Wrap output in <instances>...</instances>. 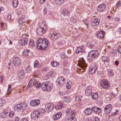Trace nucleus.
<instances>
[{
  "instance_id": "1",
  "label": "nucleus",
  "mask_w": 121,
  "mask_h": 121,
  "mask_svg": "<svg viewBox=\"0 0 121 121\" xmlns=\"http://www.w3.org/2000/svg\"><path fill=\"white\" fill-rule=\"evenodd\" d=\"M48 43L47 39H39L37 42V48L41 50H45L48 46Z\"/></svg>"
},
{
  "instance_id": "2",
  "label": "nucleus",
  "mask_w": 121,
  "mask_h": 121,
  "mask_svg": "<svg viewBox=\"0 0 121 121\" xmlns=\"http://www.w3.org/2000/svg\"><path fill=\"white\" fill-rule=\"evenodd\" d=\"M39 25V27L37 29L36 31L38 34L41 35L45 32L47 27L45 22H40Z\"/></svg>"
},
{
  "instance_id": "3",
  "label": "nucleus",
  "mask_w": 121,
  "mask_h": 121,
  "mask_svg": "<svg viewBox=\"0 0 121 121\" xmlns=\"http://www.w3.org/2000/svg\"><path fill=\"white\" fill-rule=\"evenodd\" d=\"M52 87V83L49 81L43 82L41 85L42 90L44 91H49L51 90Z\"/></svg>"
},
{
  "instance_id": "4",
  "label": "nucleus",
  "mask_w": 121,
  "mask_h": 121,
  "mask_svg": "<svg viewBox=\"0 0 121 121\" xmlns=\"http://www.w3.org/2000/svg\"><path fill=\"white\" fill-rule=\"evenodd\" d=\"M27 108V105L24 103H22L17 104L15 106L14 109L15 111L19 112L22 110H25Z\"/></svg>"
},
{
  "instance_id": "5",
  "label": "nucleus",
  "mask_w": 121,
  "mask_h": 121,
  "mask_svg": "<svg viewBox=\"0 0 121 121\" xmlns=\"http://www.w3.org/2000/svg\"><path fill=\"white\" fill-rule=\"evenodd\" d=\"M99 54V52L96 50H91L88 53V58H91L92 60L93 59H96Z\"/></svg>"
},
{
  "instance_id": "6",
  "label": "nucleus",
  "mask_w": 121,
  "mask_h": 121,
  "mask_svg": "<svg viewBox=\"0 0 121 121\" xmlns=\"http://www.w3.org/2000/svg\"><path fill=\"white\" fill-rule=\"evenodd\" d=\"M79 66L80 68L78 69L81 72H84L85 70V69L87 67V65L85 63V61L82 58V60H80L79 62Z\"/></svg>"
},
{
  "instance_id": "7",
  "label": "nucleus",
  "mask_w": 121,
  "mask_h": 121,
  "mask_svg": "<svg viewBox=\"0 0 121 121\" xmlns=\"http://www.w3.org/2000/svg\"><path fill=\"white\" fill-rule=\"evenodd\" d=\"M27 36L24 34L22 36V39L19 40V43L20 45L24 46L28 44V39Z\"/></svg>"
},
{
  "instance_id": "8",
  "label": "nucleus",
  "mask_w": 121,
  "mask_h": 121,
  "mask_svg": "<svg viewBox=\"0 0 121 121\" xmlns=\"http://www.w3.org/2000/svg\"><path fill=\"white\" fill-rule=\"evenodd\" d=\"M54 108V105L52 103H48L46 104L45 106V109L46 112L51 111Z\"/></svg>"
},
{
  "instance_id": "9",
  "label": "nucleus",
  "mask_w": 121,
  "mask_h": 121,
  "mask_svg": "<svg viewBox=\"0 0 121 121\" xmlns=\"http://www.w3.org/2000/svg\"><path fill=\"white\" fill-rule=\"evenodd\" d=\"M112 108V106L110 104L106 105L104 109L105 113L106 114H109L111 111Z\"/></svg>"
},
{
  "instance_id": "10",
  "label": "nucleus",
  "mask_w": 121,
  "mask_h": 121,
  "mask_svg": "<svg viewBox=\"0 0 121 121\" xmlns=\"http://www.w3.org/2000/svg\"><path fill=\"white\" fill-rule=\"evenodd\" d=\"M100 86L104 88H106L109 87V84L108 81L106 80L100 81Z\"/></svg>"
},
{
  "instance_id": "11",
  "label": "nucleus",
  "mask_w": 121,
  "mask_h": 121,
  "mask_svg": "<svg viewBox=\"0 0 121 121\" xmlns=\"http://www.w3.org/2000/svg\"><path fill=\"white\" fill-rule=\"evenodd\" d=\"M40 103V100L39 99H35L32 100L30 103V105L35 107L38 105Z\"/></svg>"
},
{
  "instance_id": "12",
  "label": "nucleus",
  "mask_w": 121,
  "mask_h": 121,
  "mask_svg": "<svg viewBox=\"0 0 121 121\" xmlns=\"http://www.w3.org/2000/svg\"><path fill=\"white\" fill-rule=\"evenodd\" d=\"M100 22V21L97 18L92 19L91 21V25L93 26H96L98 25Z\"/></svg>"
},
{
  "instance_id": "13",
  "label": "nucleus",
  "mask_w": 121,
  "mask_h": 121,
  "mask_svg": "<svg viewBox=\"0 0 121 121\" xmlns=\"http://www.w3.org/2000/svg\"><path fill=\"white\" fill-rule=\"evenodd\" d=\"M40 112L39 111L34 112L32 113L31 114V117L33 120L38 119L39 117L38 114H39Z\"/></svg>"
},
{
  "instance_id": "14",
  "label": "nucleus",
  "mask_w": 121,
  "mask_h": 121,
  "mask_svg": "<svg viewBox=\"0 0 121 121\" xmlns=\"http://www.w3.org/2000/svg\"><path fill=\"white\" fill-rule=\"evenodd\" d=\"M13 63L15 65L18 66L21 63L20 60L18 57H16L14 59Z\"/></svg>"
},
{
  "instance_id": "15",
  "label": "nucleus",
  "mask_w": 121,
  "mask_h": 121,
  "mask_svg": "<svg viewBox=\"0 0 121 121\" xmlns=\"http://www.w3.org/2000/svg\"><path fill=\"white\" fill-rule=\"evenodd\" d=\"M84 51V48L82 46L78 47L75 51V52L76 54H78L82 52H83Z\"/></svg>"
},
{
  "instance_id": "16",
  "label": "nucleus",
  "mask_w": 121,
  "mask_h": 121,
  "mask_svg": "<svg viewBox=\"0 0 121 121\" xmlns=\"http://www.w3.org/2000/svg\"><path fill=\"white\" fill-rule=\"evenodd\" d=\"M34 78H32L31 79L29 82V83L28 84V86H32L33 85H34L36 82L37 81V80H36L35 78H36L37 76L35 75H33Z\"/></svg>"
},
{
  "instance_id": "17",
  "label": "nucleus",
  "mask_w": 121,
  "mask_h": 121,
  "mask_svg": "<svg viewBox=\"0 0 121 121\" xmlns=\"http://www.w3.org/2000/svg\"><path fill=\"white\" fill-rule=\"evenodd\" d=\"M106 5L104 4L99 5L97 7V10L101 12L103 11L106 7Z\"/></svg>"
},
{
  "instance_id": "18",
  "label": "nucleus",
  "mask_w": 121,
  "mask_h": 121,
  "mask_svg": "<svg viewBox=\"0 0 121 121\" xmlns=\"http://www.w3.org/2000/svg\"><path fill=\"white\" fill-rule=\"evenodd\" d=\"M60 35L58 33H53L51 34L50 38L51 39L54 40L56 39Z\"/></svg>"
},
{
  "instance_id": "19",
  "label": "nucleus",
  "mask_w": 121,
  "mask_h": 121,
  "mask_svg": "<svg viewBox=\"0 0 121 121\" xmlns=\"http://www.w3.org/2000/svg\"><path fill=\"white\" fill-rule=\"evenodd\" d=\"M57 80L58 81V84L60 85V86H62L65 82V79L61 77L59 78Z\"/></svg>"
},
{
  "instance_id": "20",
  "label": "nucleus",
  "mask_w": 121,
  "mask_h": 121,
  "mask_svg": "<svg viewBox=\"0 0 121 121\" xmlns=\"http://www.w3.org/2000/svg\"><path fill=\"white\" fill-rule=\"evenodd\" d=\"M97 69V67L95 65L91 67L89 69V73L92 74L95 73Z\"/></svg>"
},
{
  "instance_id": "21",
  "label": "nucleus",
  "mask_w": 121,
  "mask_h": 121,
  "mask_svg": "<svg viewBox=\"0 0 121 121\" xmlns=\"http://www.w3.org/2000/svg\"><path fill=\"white\" fill-rule=\"evenodd\" d=\"M92 88L91 86L87 87L85 91V94L87 96H89L91 93Z\"/></svg>"
},
{
  "instance_id": "22",
  "label": "nucleus",
  "mask_w": 121,
  "mask_h": 121,
  "mask_svg": "<svg viewBox=\"0 0 121 121\" xmlns=\"http://www.w3.org/2000/svg\"><path fill=\"white\" fill-rule=\"evenodd\" d=\"M9 114V111L8 109H5L1 113L0 116L2 118H3L6 117V116H8Z\"/></svg>"
},
{
  "instance_id": "23",
  "label": "nucleus",
  "mask_w": 121,
  "mask_h": 121,
  "mask_svg": "<svg viewBox=\"0 0 121 121\" xmlns=\"http://www.w3.org/2000/svg\"><path fill=\"white\" fill-rule=\"evenodd\" d=\"M92 111H94L96 113L98 114L100 113L101 112V109L100 108L95 106L93 107L92 108Z\"/></svg>"
},
{
  "instance_id": "24",
  "label": "nucleus",
  "mask_w": 121,
  "mask_h": 121,
  "mask_svg": "<svg viewBox=\"0 0 121 121\" xmlns=\"http://www.w3.org/2000/svg\"><path fill=\"white\" fill-rule=\"evenodd\" d=\"M25 73L24 70H21L18 73V77L20 79L24 78L25 77Z\"/></svg>"
},
{
  "instance_id": "25",
  "label": "nucleus",
  "mask_w": 121,
  "mask_h": 121,
  "mask_svg": "<svg viewBox=\"0 0 121 121\" xmlns=\"http://www.w3.org/2000/svg\"><path fill=\"white\" fill-rule=\"evenodd\" d=\"M61 113L60 112H58L56 114L54 115L53 116V119L56 120L60 118L61 116Z\"/></svg>"
},
{
  "instance_id": "26",
  "label": "nucleus",
  "mask_w": 121,
  "mask_h": 121,
  "mask_svg": "<svg viewBox=\"0 0 121 121\" xmlns=\"http://www.w3.org/2000/svg\"><path fill=\"white\" fill-rule=\"evenodd\" d=\"M107 71L108 72V75L109 77H111L113 75L114 73L113 71L111 69H107Z\"/></svg>"
},
{
  "instance_id": "27",
  "label": "nucleus",
  "mask_w": 121,
  "mask_h": 121,
  "mask_svg": "<svg viewBox=\"0 0 121 121\" xmlns=\"http://www.w3.org/2000/svg\"><path fill=\"white\" fill-rule=\"evenodd\" d=\"M104 34V32L103 31H100L96 35L99 38H101L103 37Z\"/></svg>"
},
{
  "instance_id": "28",
  "label": "nucleus",
  "mask_w": 121,
  "mask_h": 121,
  "mask_svg": "<svg viewBox=\"0 0 121 121\" xmlns=\"http://www.w3.org/2000/svg\"><path fill=\"white\" fill-rule=\"evenodd\" d=\"M63 104L61 103H58L56 105L55 108L56 109H60L63 107Z\"/></svg>"
},
{
  "instance_id": "29",
  "label": "nucleus",
  "mask_w": 121,
  "mask_h": 121,
  "mask_svg": "<svg viewBox=\"0 0 121 121\" xmlns=\"http://www.w3.org/2000/svg\"><path fill=\"white\" fill-rule=\"evenodd\" d=\"M92 110L90 108H86L85 110V113L86 114L89 115L92 112Z\"/></svg>"
},
{
  "instance_id": "30",
  "label": "nucleus",
  "mask_w": 121,
  "mask_h": 121,
  "mask_svg": "<svg viewBox=\"0 0 121 121\" xmlns=\"http://www.w3.org/2000/svg\"><path fill=\"white\" fill-rule=\"evenodd\" d=\"M102 61L104 62H107L109 60V59L108 57L105 56H103L102 57Z\"/></svg>"
},
{
  "instance_id": "31",
  "label": "nucleus",
  "mask_w": 121,
  "mask_h": 121,
  "mask_svg": "<svg viewBox=\"0 0 121 121\" xmlns=\"http://www.w3.org/2000/svg\"><path fill=\"white\" fill-rule=\"evenodd\" d=\"M8 92L6 94V96H8L11 94V91L13 89L11 88V85H9L8 86Z\"/></svg>"
},
{
  "instance_id": "32",
  "label": "nucleus",
  "mask_w": 121,
  "mask_h": 121,
  "mask_svg": "<svg viewBox=\"0 0 121 121\" xmlns=\"http://www.w3.org/2000/svg\"><path fill=\"white\" fill-rule=\"evenodd\" d=\"M92 98L93 99L95 100L98 98V95L97 93H94L92 94Z\"/></svg>"
},
{
  "instance_id": "33",
  "label": "nucleus",
  "mask_w": 121,
  "mask_h": 121,
  "mask_svg": "<svg viewBox=\"0 0 121 121\" xmlns=\"http://www.w3.org/2000/svg\"><path fill=\"white\" fill-rule=\"evenodd\" d=\"M51 63L52 66L54 67L58 66L59 65V63L56 61H52L51 62Z\"/></svg>"
},
{
  "instance_id": "34",
  "label": "nucleus",
  "mask_w": 121,
  "mask_h": 121,
  "mask_svg": "<svg viewBox=\"0 0 121 121\" xmlns=\"http://www.w3.org/2000/svg\"><path fill=\"white\" fill-rule=\"evenodd\" d=\"M35 87L37 88H39L40 87L41 85L40 82L36 81L34 84Z\"/></svg>"
},
{
  "instance_id": "35",
  "label": "nucleus",
  "mask_w": 121,
  "mask_h": 121,
  "mask_svg": "<svg viewBox=\"0 0 121 121\" xmlns=\"http://www.w3.org/2000/svg\"><path fill=\"white\" fill-rule=\"evenodd\" d=\"M75 111H72L71 109L69 110V116H73L75 115Z\"/></svg>"
},
{
  "instance_id": "36",
  "label": "nucleus",
  "mask_w": 121,
  "mask_h": 121,
  "mask_svg": "<svg viewBox=\"0 0 121 121\" xmlns=\"http://www.w3.org/2000/svg\"><path fill=\"white\" fill-rule=\"evenodd\" d=\"M18 0H13L12 4L14 7H16L18 5Z\"/></svg>"
},
{
  "instance_id": "37",
  "label": "nucleus",
  "mask_w": 121,
  "mask_h": 121,
  "mask_svg": "<svg viewBox=\"0 0 121 121\" xmlns=\"http://www.w3.org/2000/svg\"><path fill=\"white\" fill-rule=\"evenodd\" d=\"M5 103V101L4 100L0 99V107H2L4 105Z\"/></svg>"
},
{
  "instance_id": "38",
  "label": "nucleus",
  "mask_w": 121,
  "mask_h": 121,
  "mask_svg": "<svg viewBox=\"0 0 121 121\" xmlns=\"http://www.w3.org/2000/svg\"><path fill=\"white\" fill-rule=\"evenodd\" d=\"M64 0H56V2L58 5H60L64 2Z\"/></svg>"
},
{
  "instance_id": "39",
  "label": "nucleus",
  "mask_w": 121,
  "mask_h": 121,
  "mask_svg": "<svg viewBox=\"0 0 121 121\" xmlns=\"http://www.w3.org/2000/svg\"><path fill=\"white\" fill-rule=\"evenodd\" d=\"M30 53V51L29 50H25L23 51V55H24L26 56L28 55Z\"/></svg>"
},
{
  "instance_id": "40",
  "label": "nucleus",
  "mask_w": 121,
  "mask_h": 121,
  "mask_svg": "<svg viewBox=\"0 0 121 121\" xmlns=\"http://www.w3.org/2000/svg\"><path fill=\"white\" fill-rule=\"evenodd\" d=\"M82 97L80 95L77 96L75 97V100L76 101L79 102L82 99Z\"/></svg>"
},
{
  "instance_id": "41",
  "label": "nucleus",
  "mask_w": 121,
  "mask_h": 121,
  "mask_svg": "<svg viewBox=\"0 0 121 121\" xmlns=\"http://www.w3.org/2000/svg\"><path fill=\"white\" fill-rule=\"evenodd\" d=\"M34 67L38 68H39L40 67V66L39 65L38 61L37 60L35 61V62L34 63Z\"/></svg>"
},
{
  "instance_id": "42",
  "label": "nucleus",
  "mask_w": 121,
  "mask_h": 121,
  "mask_svg": "<svg viewBox=\"0 0 121 121\" xmlns=\"http://www.w3.org/2000/svg\"><path fill=\"white\" fill-rule=\"evenodd\" d=\"M34 43V42L33 40L32 39H30L29 40V44L30 46L32 47H34L35 45Z\"/></svg>"
},
{
  "instance_id": "43",
  "label": "nucleus",
  "mask_w": 121,
  "mask_h": 121,
  "mask_svg": "<svg viewBox=\"0 0 121 121\" xmlns=\"http://www.w3.org/2000/svg\"><path fill=\"white\" fill-rule=\"evenodd\" d=\"M76 119L74 117H69V121H76Z\"/></svg>"
},
{
  "instance_id": "44",
  "label": "nucleus",
  "mask_w": 121,
  "mask_h": 121,
  "mask_svg": "<svg viewBox=\"0 0 121 121\" xmlns=\"http://www.w3.org/2000/svg\"><path fill=\"white\" fill-rule=\"evenodd\" d=\"M68 11L67 10H66V9H64L63 10L62 13L63 14L64 16H68Z\"/></svg>"
},
{
  "instance_id": "45",
  "label": "nucleus",
  "mask_w": 121,
  "mask_h": 121,
  "mask_svg": "<svg viewBox=\"0 0 121 121\" xmlns=\"http://www.w3.org/2000/svg\"><path fill=\"white\" fill-rule=\"evenodd\" d=\"M63 102L65 103L68 102V96H65L64 97L63 99Z\"/></svg>"
},
{
  "instance_id": "46",
  "label": "nucleus",
  "mask_w": 121,
  "mask_h": 121,
  "mask_svg": "<svg viewBox=\"0 0 121 121\" xmlns=\"http://www.w3.org/2000/svg\"><path fill=\"white\" fill-rule=\"evenodd\" d=\"M24 22V21L21 18L19 19L18 21V23L20 25L22 24Z\"/></svg>"
},
{
  "instance_id": "47",
  "label": "nucleus",
  "mask_w": 121,
  "mask_h": 121,
  "mask_svg": "<svg viewBox=\"0 0 121 121\" xmlns=\"http://www.w3.org/2000/svg\"><path fill=\"white\" fill-rule=\"evenodd\" d=\"M48 75L51 77H53L54 75V72L53 71H51L50 72L49 74Z\"/></svg>"
},
{
  "instance_id": "48",
  "label": "nucleus",
  "mask_w": 121,
  "mask_h": 121,
  "mask_svg": "<svg viewBox=\"0 0 121 121\" xmlns=\"http://www.w3.org/2000/svg\"><path fill=\"white\" fill-rule=\"evenodd\" d=\"M61 56L63 58H66L67 57L65 55V54L63 53L61 54Z\"/></svg>"
},
{
  "instance_id": "49",
  "label": "nucleus",
  "mask_w": 121,
  "mask_h": 121,
  "mask_svg": "<svg viewBox=\"0 0 121 121\" xmlns=\"http://www.w3.org/2000/svg\"><path fill=\"white\" fill-rule=\"evenodd\" d=\"M117 50L120 53H121V46H119L117 48Z\"/></svg>"
},
{
  "instance_id": "50",
  "label": "nucleus",
  "mask_w": 121,
  "mask_h": 121,
  "mask_svg": "<svg viewBox=\"0 0 121 121\" xmlns=\"http://www.w3.org/2000/svg\"><path fill=\"white\" fill-rule=\"evenodd\" d=\"M10 112H9V114L8 115H9L11 117H13L14 116V113L13 112H12L11 113H9Z\"/></svg>"
},
{
  "instance_id": "51",
  "label": "nucleus",
  "mask_w": 121,
  "mask_h": 121,
  "mask_svg": "<svg viewBox=\"0 0 121 121\" xmlns=\"http://www.w3.org/2000/svg\"><path fill=\"white\" fill-rule=\"evenodd\" d=\"M39 110L40 112L41 113H44L45 112H46V110H45V108L44 109L43 108H41Z\"/></svg>"
},
{
  "instance_id": "52",
  "label": "nucleus",
  "mask_w": 121,
  "mask_h": 121,
  "mask_svg": "<svg viewBox=\"0 0 121 121\" xmlns=\"http://www.w3.org/2000/svg\"><path fill=\"white\" fill-rule=\"evenodd\" d=\"M121 2L120 1H119L118 2H117L116 5L117 7H118L121 6Z\"/></svg>"
},
{
  "instance_id": "53",
  "label": "nucleus",
  "mask_w": 121,
  "mask_h": 121,
  "mask_svg": "<svg viewBox=\"0 0 121 121\" xmlns=\"http://www.w3.org/2000/svg\"><path fill=\"white\" fill-rule=\"evenodd\" d=\"M93 121H100V119L98 117H96L94 119Z\"/></svg>"
},
{
  "instance_id": "54",
  "label": "nucleus",
  "mask_w": 121,
  "mask_h": 121,
  "mask_svg": "<svg viewBox=\"0 0 121 121\" xmlns=\"http://www.w3.org/2000/svg\"><path fill=\"white\" fill-rule=\"evenodd\" d=\"M113 117V116L109 115L108 117V120L110 121H111L112 120Z\"/></svg>"
},
{
  "instance_id": "55",
  "label": "nucleus",
  "mask_w": 121,
  "mask_h": 121,
  "mask_svg": "<svg viewBox=\"0 0 121 121\" xmlns=\"http://www.w3.org/2000/svg\"><path fill=\"white\" fill-rule=\"evenodd\" d=\"M14 121H19V118L17 117H15L14 118Z\"/></svg>"
},
{
  "instance_id": "56",
  "label": "nucleus",
  "mask_w": 121,
  "mask_h": 121,
  "mask_svg": "<svg viewBox=\"0 0 121 121\" xmlns=\"http://www.w3.org/2000/svg\"><path fill=\"white\" fill-rule=\"evenodd\" d=\"M88 47L91 48H93L95 47V46L94 45L91 44L90 45H89Z\"/></svg>"
},
{
  "instance_id": "57",
  "label": "nucleus",
  "mask_w": 121,
  "mask_h": 121,
  "mask_svg": "<svg viewBox=\"0 0 121 121\" xmlns=\"http://www.w3.org/2000/svg\"><path fill=\"white\" fill-rule=\"evenodd\" d=\"M67 72H68V71L67 69L66 70V69H64V73L65 74V75L67 74L68 73H67Z\"/></svg>"
},
{
  "instance_id": "58",
  "label": "nucleus",
  "mask_w": 121,
  "mask_h": 121,
  "mask_svg": "<svg viewBox=\"0 0 121 121\" xmlns=\"http://www.w3.org/2000/svg\"><path fill=\"white\" fill-rule=\"evenodd\" d=\"M114 19L116 21L118 22L120 20V19L118 17H116Z\"/></svg>"
},
{
  "instance_id": "59",
  "label": "nucleus",
  "mask_w": 121,
  "mask_h": 121,
  "mask_svg": "<svg viewBox=\"0 0 121 121\" xmlns=\"http://www.w3.org/2000/svg\"><path fill=\"white\" fill-rule=\"evenodd\" d=\"M84 121H90L88 118H85L84 119Z\"/></svg>"
},
{
  "instance_id": "60",
  "label": "nucleus",
  "mask_w": 121,
  "mask_h": 121,
  "mask_svg": "<svg viewBox=\"0 0 121 121\" xmlns=\"http://www.w3.org/2000/svg\"><path fill=\"white\" fill-rule=\"evenodd\" d=\"M46 0H40L39 3L41 4H42Z\"/></svg>"
},
{
  "instance_id": "61",
  "label": "nucleus",
  "mask_w": 121,
  "mask_h": 121,
  "mask_svg": "<svg viewBox=\"0 0 121 121\" xmlns=\"http://www.w3.org/2000/svg\"><path fill=\"white\" fill-rule=\"evenodd\" d=\"M4 10V8L2 6L0 7V13L1 11L3 10Z\"/></svg>"
},
{
  "instance_id": "62",
  "label": "nucleus",
  "mask_w": 121,
  "mask_h": 121,
  "mask_svg": "<svg viewBox=\"0 0 121 121\" xmlns=\"http://www.w3.org/2000/svg\"><path fill=\"white\" fill-rule=\"evenodd\" d=\"M119 63V62L117 60H116L115 61V64L117 66L118 65Z\"/></svg>"
},
{
  "instance_id": "63",
  "label": "nucleus",
  "mask_w": 121,
  "mask_h": 121,
  "mask_svg": "<svg viewBox=\"0 0 121 121\" xmlns=\"http://www.w3.org/2000/svg\"><path fill=\"white\" fill-rule=\"evenodd\" d=\"M59 94L60 96H62L63 95V93L62 92L60 91L59 92Z\"/></svg>"
},
{
  "instance_id": "64",
  "label": "nucleus",
  "mask_w": 121,
  "mask_h": 121,
  "mask_svg": "<svg viewBox=\"0 0 121 121\" xmlns=\"http://www.w3.org/2000/svg\"><path fill=\"white\" fill-rule=\"evenodd\" d=\"M21 121H28V120L26 118H23L21 119Z\"/></svg>"
}]
</instances>
